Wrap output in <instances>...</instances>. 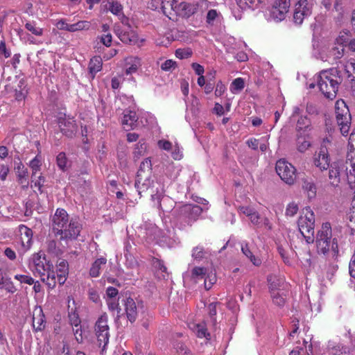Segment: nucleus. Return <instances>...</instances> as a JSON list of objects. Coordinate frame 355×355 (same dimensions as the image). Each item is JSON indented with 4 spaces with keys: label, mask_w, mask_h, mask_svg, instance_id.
Segmentation results:
<instances>
[{
    "label": "nucleus",
    "mask_w": 355,
    "mask_h": 355,
    "mask_svg": "<svg viewBox=\"0 0 355 355\" xmlns=\"http://www.w3.org/2000/svg\"><path fill=\"white\" fill-rule=\"evenodd\" d=\"M245 86L244 80L241 78H237L233 80L231 84L230 90L232 93L236 94L241 92Z\"/></svg>",
    "instance_id": "4c0bfd02"
},
{
    "label": "nucleus",
    "mask_w": 355,
    "mask_h": 355,
    "mask_svg": "<svg viewBox=\"0 0 355 355\" xmlns=\"http://www.w3.org/2000/svg\"><path fill=\"white\" fill-rule=\"evenodd\" d=\"M176 67V62L173 60H166L161 64V69L165 71H171Z\"/></svg>",
    "instance_id": "3c124183"
},
{
    "label": "nucleus",
    "mask_w": 355,
    "mask_h": 355,
    "mask_svg": "<svg viewBox=\"0 0 355 355\" xmlns=\"http://www.w3.org/2000/svg\"><path fill=\"white\" fill-rule=\"evenodd\" d=\"M301 10H297L295 8L294 14H293V21L295 24L297 25H300L302 24L304 19L306 17H308L309 16L304 15L302 12H300Z\"/></svg>",
    "instance_id": "09e8293b"
},
{
    "label": "nucleus",
    "mask_w": 355,
    "mask_h": 355,
    "mask_svg": "<svg viewBox=\"0 0 355 355\" xmlns=\"http://www.w3.org/2000/svg\"><path fill=\"white\" fill-rule=\"evenodd\" d=\"M342 82L341 72L336 68H331L320 73L317 85L326 98L334 99Z\"/></svg>",
    "instance_id": "39448f33"
},
{
    "label": "nucleus",
    "mask_w": 355,
    "mask_h": 355,
    "mask_svg": "<svg viewBox=\"0 0 355 355\" xmlns=\"http://www.w3.org/2000/svg\"><path fill=\"white\" fill-rule=\"evenodd\" d=\"M137 120L138 117L135 112L132 110H125L123 118L122 119V125L123 128L127 130L133 129Z\"/></svg>",
    "instance_id": "aec40b11"
},
{
    "label": "nucleus",
    "mask_w": 355,
    "mask_h": 355,
    "mask_svg": "<svg viewBox=\"0 0 355 355\" xmlns=\"http://www.w3.org/2000/svg\"><path fill=\"white\" fill-rule=\"evenodd\" d=\"M41 157L37 155L29 163V166L32 169V178H34L37 173L41 170Z\"/></svg>",
    "instance_id": "72a5a7b5"
},
{
    "label": "nucleus",
    "mask_w": 355,
    "mask_h": 355,
    "mask_svg": "<svg viewBox=\"0 0 355 355\" xmlns=\"http://www.w3.org/2000/svg\"><path fill=\"white\" fill-rule=\"evenodd\" d=\"M125 73L127 75L135 73L141 66L140 58L135 56H130L125 58Z\"/></svg>",
    "instance_id": "5701e85b"
},
{
    "label": "nucleus",
    "mask_w": 355,
    "mask_h": 355,
    "mask_svg": "<svg viewBox=\"0 0 355 355\" xmlns=\"http://www.w3.org/2000/svg\"><path fill=\"white\" fill-rule=\"evenodd\" d=\"M313 1L312 0H299L295 4V8L301 10L304 15L310 16L312 13L313 10Z\"/></svg>",
    "instance_id": "a878e982"
},
{
    "label": "nucleus",
    "mask_w": 355,
    "mask_h": 355,
    "mask_svg": "<svg viewBox=\"0 0 355 355\" xmlns=\"http://www.w3.org/2000/svg\"><path fill=\"white\" fill-rule=\"evenodd\" d=\"M326 143H329L328 140H323L318 152H316L314 158V165L318 167L320 171H324L329 168L330 157Z\"/></svg>",
    "instance_id": "9b49d317"
},
{
    "label": "nucleus",
    "mask_w": 355,
    "mask_h": 355,
    "mask_svg": "<svg viewBox=\"0 0 355 355\" xmlns=\"http://www.w3.org/2000/svg\"><path fill=\"white\" fill-rule=\"evenodd\" d=\"M15 171L17 173V178L22 177V176H28V170L24 166V164L20 162L16 167Z\"/></svg>",
    "instance_id": "6e6d98bb"
},
{
    "label": "nucleus",
    "mask_w": 355,
    "mask_h": 355,
    "mask_svg": "<svg viewBox=\"0 0 355 355\" xmlns=\"http://www.w3.org/2000/svg\"><path fill=\"white\" fill-rule=\"evenodd\" d=\"M0 288H3L7 292L10 293H14L17 291V288L14 284L10 279H6V280L3 282V286Z\"/></svg>",
    "instance_id": "603ef678"
},
{
    "label": "nucleus",
    "mask_w": 355,
    "mask_h": 355,
    "mask_svg": "<svg viewBox=\"0 0 355 355\" xmlns=\"http://www.w3.org/2000/svg\"><path fill=\"white\" fill-rule=\"evenodd\" d=\"M238 6L243 10L249 8H254L259 5L261 0H236Z\"/></svg>",
    "instance_id": "e433bc0d"
},
{
    "label": "nucleus",
    "mask_w": 355,
    "mask_h": 355,
    "mask_svg": "<svg viewBox=\"0 0 355 355\" xmlns=\"http://www.w3.org/2000/svg\"><path fill=\"white\" fill-rule=\"evenodd\" d=\"M88 295H89V300L95 303H97L100 301V297H99L98 293L94 288L89 289Z\"/></svg>",
    "instance_id": "052dcab7"
},
{
    "label": "nucleus",
    "mask_w": 355,
    "mask_h": 355,
    "mask_svg": "<svg viewBox=\"0 0 355 355\" xmlns=\"http://www.w3.org/2000/svg\"><path fill=\"white\" fill-rule=\"evenodd\" d=\"M72 329L75 336V339L78 343H82L83 342L82 326H78L77 327H72Z\"/></svg>",
    "instance_id": "5fc2aeb1"
},
{
    "label": "nucleus",
    "mask_w": 355,
    "mask_h": 355,
    "mask_svg": "<svg viewBox=\"0 0 355 355\" xmlns=\"http://www.w3.org/2000/svg\"><path fill=\"white\" fill-rule=\"evenodd\" d=\"M69 221V215L65 209H56L53 217L52 227L55 236H59L60 240L75 239L80 232V224L73 218L71 219V230H66L64 228Z\"/></svg>",
    "instance_id": "f257e3e1"
},
{
    "label": "nucleus",
    "mask_w": 355,
    "mask_h": 355,
    "mask_svg": "<svg viewBox=\"0 0 355 355\" xmlns=\"http://www.w3.org/2000/svg\"><path fill=\"white\" fill-rule=\"evenodd\" d=\"M46 320L41 306H35L33 311V327L35 331H42L45 328Z\"/></svg>",
    "instance_id": "dca6fc26"
},
{
    "label": "nucleus",
    "mask_w": 355,
    "mask_h": 355,
    "mask_svg": "<svg viewBox=\"0 0 355 355\" xmlns=\"http://www.w3.org/2000/svg\"><path fill=\"white\" fill-rule=\"evenodd\" d=\"M311 122L310 120L306 116H301L297 122L296 130L297 134L308 133L310 130Z\"/></svg>",
    "instance_id": "bb28decb"
},
{
    "label": "nucleus",
    "mask_w": 355,
    "mask_h": 355,
    "mask_svg": "<svg viewBox=\"0 0 355 355\" xmlns=\"http://www.w3.org/2000/svg\"><path fill=\"white\" fill-rule=\"evenodd\" d=\"M69 320L71 325L72 327H77L78 326H81L80 324V319L79 318V315L78 313L76 311H72L71 312H69Z\"/></svg>",
    "instance_id": "79ce46f5"
},
{
    "label": "nucleus",
    "mask_w": 355,
    "mask_h": 355,
    "mask_svg": "<svg viewBox=\"0 0 355 355\" xmlns=\"http://www.w3.org/2000/svg\"><path fill=\"white\" fill-rule=\"evenodd\" d=\"M291 7V0H275L270 9V17L275 21L286 19Z\"/></svg>",
    "instance_id": "9d476101"
},
{
    "label": "nucleus",
    "mask_w": 355,
    "mask_h": 355,
    "mask_svg": "<svg viewBox=\"0 0 355 355\" xmlns=\"http://www.w3.org/2000/svg\"><path fill=\"white\" fill-rule=\"evenodd\" d=\"M57 268L55 273H69V265L65 259H60L57 263Z\"/></svg>",
    "instance_id": "a18cd8bd"
},
{
    "label": "nucleus",
    "mask_w": 355,
    "mask_h": 355,
    "mask_svg": "<svg viewBox=\"0 0 355 355\" xmlns=\"http://www.w3.org/2000/svg\"><path fill=\"white\" fill-rule=\"evenodd\" d=\"M20 241L23 252L28 250L33 243V231L24 225L19 226Z\"/></svg>",
    "instance_id": "2eb2a0df"
},
{
    "label": "nucleus",
    "mask_w": 355,
    "mask_h": 355,
    "mask_svg": "<svg viewBox=\"0 0 355 355\" xmlns=\"http://www.w3.org/2000/svg\"><path fill=\"white\" fill-rule=\"evenodd\" d=\"M163 13L171 21H178V1L176 0H162Z\"/></svg>",
    "instance_id": "4468645a"
},
{
    "label": "nucleus",
    "mask_w": 355,
    "mask_h": 355,
    "mask_svg": "<svg viewBox=\"0 0 355 355\" xmlns=\"http://www.w3.org/2000/svg\"><path fill=\"white\" fill-rule=\"evenodd\" d=\"M316 250L319 254L326 255L332 252L333 257L336 259L339 254L338 239L333 237L332 228L330 223H323L321 229L318 231L315 236Z\"/></svg>",
    "instance_id": "7ed1b4c3"
},
{
    "label": "nucleus",
    "mask_w": 355,
    "mask_h": 355,
    "mask_svg": "<svg viewBox=\"0 0 355 355\" xmlns=\"http://www.w3.org/2000/svg\"><path fill=\"white\" fill-rule=\"evenodd\" d=\"M336 118L341 134L347 136L351 126V114L343 101H338L336 103Z\"/></svg>",
    "instance_id": "423d86ee"
},
{
    "label": "nucleus",
    "mask_w": 355,
    "mask_h": 355,
    "mask_svg": "<svg viewBox=\"0 0 355 355\" xmlns=\"http://www.w3.org/2000/svg\"><path fill=\"white\" fill-rule=\"evenodd\" d=\"M31 260L34 274H37L49 288H54L56 286L55 272L53 263L46 259V254L40 251L32 255Z\"/></svg>",
    "instance_id": "20e7f679"
},
{
    "label": "nucleus",
    "mask_w": 355,
    "mask_h": 355,
    "mask_svg": "<svg viewBox=\"0 0 355 355\" xmlns=\"http://www.w3.org/2000/svg\"><path fill=\"white\" fill-rule=\"evenodd\" d=\"M116 34L119 40L125 44H136L139 41L137 33L130 25L117 28Z\"/></svg>",
    "instance_id": "ddd939ff"
},
{
    "label": "nucleus",
    "mask_w": 355,
    "mask_h": 355,
    "mask_svg": "<svg viewBox=\"0 0 355 355\" xmlns=\"http://www.w3.org/2000/svg\"><path fill=\"white\" fill-rule=\"evenodd\" d=\"M58 124L61 132L67 137L72 138L75 136L78 126L73 117L60 115L58 118Z\"/></svg>",
    "instance_id": "f8f14e48"
},
{
    "label": "nucleus",
    "mask_w": 355,
    "mask_h": 355,
    "mask_svg": "<svg viewBox=\"0 0 355 355\" xmlns=\"http://www.w3.org/2000/svg\"><path fill=\"white\" fill-rule=\"evenodd\" d=\"M108 317L106 313L101 315L95 324V331L99 346L103 345V347L108 343L110 338L109 326L107 324Z\"/></svg>",
    "instance_id": "1a4fd4ad"
},
{
    "label": "nucleus",
    "mask_w": 355,
    "mask_h": 355,
    "mask_svg": "<svg viewBox=\"0 0 355 355\" xmlns=\"http://www.w3.org/2000/svg\"><path fill=\"white\" fill-rule=\"evenodd\" d=\"M91 26V24L87 21H79L75 24H69L68 26L69 32H76L83 30H89Z\"/></svg>",
    "instance_id": "7c9ffc66"
},
{
    "label": "nucleus",
    "mask_w": 355,
    "mask_h": 355,
    "mask_svg": "<svg viewBox=\"0 0 355 355\" xmlns=\"http://www.w3.org/2000/svg\"><path fill=\"white\" fill-rule=\"evenodd\" d=\"M3 55L5 58H9L11 55L10 51L6 48V44L4 40L0 41V55Z\"/></svg>",
    "instance_id": "680f3d73"
},
{
    "label": "nucleus",
    "mask_w": 355,
    "mask_h": 355,
    "mask_svg": "<svg viewBox=\"0 0 355 355\" xmlns=\"http://www.w3.org/2000/svg\"><path fill=\"white\" fill-rule=\"evenodd\" d=\"M25 28L35 35L41 36L43 35V29L36 26L35 23L27 22L25 24Z\"/></svg>",
    "instance_id": "a19ab883"
},
{
    "label": "nucleus",
    "mask_w": 355,
    "mask_h": 355,
    "mask_svg": "<svg viewBox=\"0 0 355 355\" xmlns=\"http://www.w3.org/2000/svg\"><path fill=\"white\" fill-rule=\"evenodd\" d=\"M26 88V82L24 79L19 80L17 87L15 88V97L17 101L24 100L28 93Z\"/></svg>",
    "instance_id": "cd10ccee"
},
{
    "label": "nucleus",
    "mask_w": 355,
    "mask_h": 355,
    "mask_svg": "<svg viewBox=\"0 0 355 355\" xmlns=\"http://www.w3.org/2000/svg\"><path fill=\"white\" fill-rule=\"evenodd\" d=\"M193 53L190 48L179 49V59H185L191 56Z\"/></svg>",
    "instance_id": "bf43d9fd"
},
{
    "label": "nucleus",
    "mask_w": 355,
    "mask_h": 355,
    "mask_svg": "<svg viewBox=\"0 0 355 355\" xmlns=\"http://www.w3.org/2000/svg\"><path fill=\"white\" fill-rule=\"evenodd\" d=\"M351 37V31L347 29H344L340 32L338 37L336 40V42L338 45L346 46Z\"/></svg>",
    "instance_id": "2f4dec72"
},
{
    "label": "nucleus",
    "mask_w": 355,
    "mask_h": 355,
    "mask_svg": "<svg viewBox=\"0 0 355 355\" xmlns=\"http://www.w3.org/2000/svg\"><path fill=\"white\" fill-rule=\"evenodd\" d=\"M56 164L59 169L62 171H66L67 169L68 159L66 153L64 152L60 153L56 157Z\"/></svg>",
    "instance_id": "f704fd0d"
},
{
    "label": "nucleus",
    "mask_w": 355,
    "mask_h": 355,
    "mask_svg": "<svg viewBox=\"0 0 355 355\" xmlns=\"http://www.w3.org/2000/svg\"><path fill=\"white\" fill-rule=\"evenodd\" d=\"M206 273L205 268L196 267L192 270V275L196 277L203 278Z\"/></svg>",
    "instance_id": "e2e57ef3"
},
{
    "label": "nucleus",
    "mask_w": 355,
    "mask_h": 355,
    "mask_svg": "<svg viewBox=\"0 0 355 355\" xmlns=\"http://www.w3.org/2000/svg\"><path fill=\"white\" fill-rule=\"evenodd\" d=\"M151 166H152L151 161L148 158L144 160L140 164V166L137 171V179L136 180V182H135V187H137L139 194H141V191H140V188L139 187V184L141 183V182L143 179V173L146 172L147 175H149L152 170Z\"/></svg>",
    "instance_id": "6ab92c4d"
},
{
    "label": "nucleus",
    "mask_w": 355,
    "mask_h": 355,
    "mask_svg": "<svg viewBox=\"0 0 355 355\" xmlns=\"http://www.w3.org/2000/svg\"><path fill=\"white\" fill-rule=\"evenodd\" d=\"M275 170L280 178L286 184L292 185L296 180V169L284 159H280L276 163Z\"/></svg>",
    "instance_id": "6e6552de"
},
{
    "label": "nucleus",
    "mask_w": 355,
    "mask_h": 355,
    "mask_svg": "<svg viewBox=\"0 0 355 355\" xmlns=\"http://www.w3.org/2000/svg\"><path fill=\"white\" fill-rule=\"evenodd\" d=\"M108 3L109 10L112 14L118 15L122 12L123 6L118 1L111 0V1H109Z\"/></svg>",
    "instance_id": "ea45409f"
},
{
    "label": "nucleus",
    "mask_w": 355,
    "mask_h": 355,
    "mask_svg": "<svg viewBox=\"0 0 355 355\" xmlns=\"http://www.w3.org/2000/svg\"><path fill=\"white\" fill-rule=\"evenodd\" d=\"M205 254V252L203 248L201 246H197L193 249L192 257L195 259L200 260L204 257Z\"/></svg>",
    "instance_id": "864d4df0"
},
{
    "label": "nucleus",
    "mask_w": 355,
    "mask_h": 355,
    "mask_svg": "<svg viewBox=\"0 0 355 355\" xmlns=\"http://www.w3.org/2000/svg\"><path fill=\"white\" fill-rule=\"evenodd\" d=\"M297 148L301 152L304 153L311 146V141L308 133H300L297 135Z\"/></svg>",
    "instance_id": "4be33fe9"
},
{
    "label": "nucleus",
    "mask_w": 355,
    "mask_h": 355,
    "mask_svg": "<svg viewBox=\"0 0 355 355\" xmlns=\"http://www.w3.org/2000/svg\"><path fill=\"white\" fill-rule=\"evenodd\" d=\"M14 278L21 284L28 285H33L34 284V279L30 275L17 274L15 275Z\"/></svg>",
    "instance_id": "c03bdc74"
},
{
    "label": "nucleus",
    "mask_w": 355,
    "mask_h": 355,
    "mask_svg": "<svg viewBox=\"0 0 355 355\" xmlns=\"http://www.w3.org/2000/svg\"><path fill=\"white\" fill-rule=\"evenodd\" d=\"M298 210H299L298 205L295 202H290L287 205L286 209V213H285L286 216H289V217H293L297 213Z\"/></svg>",
    "instance_id": "49530a36"
},
{
    "label": "nucleus",
    "mask_w": 355,
    "mask_h": 355,
    "mask_svg": "<svg viewBox=\"0 0 355 355\" xmlns=\"http://www.w3.org/2000/svg\"><path fill=\"white\" fill-rule=\"evenodd\" d=\"M198 8L197 3L182 2L179 3V17L188 19L197 12Z\"/></svg>",
    "instance_id": "a211bd4d"
},
{
    "label": "nucleus",
    "mask_w": 355,
    "mask_h": 355,
    "mask_svg": "<svg viewBox=\"0 0 355 355\" xmlns=\"http://www.w3.org/2000/svg\"><path fill=\"white\" fill-rule=\"evenodd\" d=\"M106 263L107 259L105 257H101L95 260L90 268L89 275L92 277H99L101 270L105 266Z\"/></svg>",
    "instance_id": "b1692460"
},
{
    "label": "nucleus",
    "mask_w": 355,
    "mask_h": 355,
    "mask_svg": "<svg viewBox=\"0 0 355 355\" xmlns=\"http://www.w3.org/2000/svg\"><path fill=\"white\" fill-rule=\"evenodd\" d=\"M349 272L350 276L355 279V250L349 263Z\"/></svg>",
    "instance_id": "69168bd1"
},
{
    "label": "nucleus",
    "mask_w": 355,
    "mask_h": 355,
    "mask_svg": "<svg viewBox=\"0 0 355 355\" xmlns=\"http://www.w3.org/2000/svg\"><path fill=\"white\" fill-rule=\"evenodd\" d=\"M298 227L299 230L302 234H304L306 233L308 234H314V225L312 223L305 222V220L302 218H299L298 221Z\"/></svg>",
    "instance_id": "c85d7f7f"
},
{
    "label": "nucleus",
    "mask_w": 355,
    "mask_h": 355,
    "mask_svg": "<svg viewBox=\"0 0 355 355\" xmlns=\"http://www.w3.org/2000/svg\"><path fill=\"white\" fill-rule=\"evenodd\" d=\"M302 189L306 193L309 199L315 198L317 193V187L314 182L308 178L303 180Z\"/></svg>",
    "instance_id": "393cba45"
},
{
    "label": "nucleus",
    "mask_w": 355,
    "mask_h": 355,
    "mask_svg": "<svg viewBox=\"0 0 355 355\" xmlns=\"http://www.w3.org/2000/svg\"><path fill=\"white\" fill-rule=\"evenodd\" d=\"M345 71L347 73V78L349 81L355 80V60H353L345 65Z\"/></svg>",
    "instance_id": "58836bf2"
},
{
    "label": "nucleus",
    "mask_w": 355,
    "mask_h": 355,
    "mask_svg": "<svg viewBox=\"0 0 355 355\" xmlns=\"http://www.w3.org/2000/svg\"><path fill=\"white\" fill-rule=\"evenodd\" d=\"M101 42L106 46H110L112 44V37L110 33L103 34L100 37Z\"/></svg>",
    "instance_id": "13d9d810"
},
{
    "label": "nucleus",
    "mask_w": 355,
    "mask_h": 355,
    "mask_svg": "<svg viewBox=\"0 0 355 355\" xmlns=\"http://www.w3.org/2000/svg\"><path fill=\"white\" fill-rule=\"evenodd\" d=\"M202 209L199 205L187 204L179 209V220L182 227L191 225L201 214Z\"/></svg>",
    "instance_id": "0eeeda50"
},
{
    "label": "nucleus",
    "mask_w": 355,
    "mask_h": 355,
    "mask_svg": "<svg viewBox=\"0 0 355 355\" xmlns=\"http://www.w3.org/2000/svg\"><path fill=\"white\" fill-rule=\"evenodd\" d=\"M343 0H336L334 4V9L338 12V19L340 21L344 15V8Z\"/></svg>",
    "instance_id": "de8ad7c7"
},
{
    "label": "nucleus",
    "mask_w": 355,
    "mask_h": 355,
    "mask_svg": "<svg viewBox=\"0 0 355 355\" xmlns=\"http://www.w3.org/2000/svg\"><path fill=\"white\" fill-rule=\"evenodd\" d=\"M353 151L347 153L345 166L342 162H334L329 166V179L332 185H337L340 182V168H345L348 184L355 200V157Z\"/></svg>",
    "instance_id": "f03ea898"
},
{
    "label": "nucleus",
    "mask_w": 355,
    "mask_h": 355,
    "mask_svg": "<svg viewBox=\"0 0 355 355\" xmlns=\"http://www.w3.org/2000/svg\"><path fill=\"white\" fill-rule=\"evenodd\" d=\"M17 182L21 186L23 190H26L29 187V181L28 176H22L17 178Z\"/></svg>",
    "instance_id": "0e129e2a"
},
{
    "label": "nucleus",
    "mask_w": 355,
    "mask_h": 355,
    "mask_svg": "<svg viewBox=\"0 0 355 355\" xmlns=\"http://www.w3.org/2000/svg\"><path fill=\"white\" fill-rule=\"evenodd\" d=\"M267 280L269 284V289L270 293L272 292L282 291L285 288V284L282 278H279L274 275L268 276Z\"/></svg>",
    "instance_id": "412c9836"
},
{
    "label": "nucleus",
    "mask_w": 355,
    "mask_h": 355,
    "mask_svg": "<svg viewBox=\"0 0 355 355\" xmlns=\"http://www.w3.org/2000/svg\"><path fill=\"white\" fill-rule=\"evenodd\" d=\"M125 312L128 320L131 322H134L138 315L139 306L135 301L130 297H127L124 301Z\"/></svg>",
    "instance_id": "f3484780"
},
{
    "label": "nucleus",
    "mask_w": 355,
    "mask_h": 355,
    "mask_svg": "<svg viewBox=\"0 0 355 355\" xmlns=\"http://www.w3.org/2000/svg\"><path fill=\"white\" fill-rule=\"evenodd\" d=\"M102 69V59L99 56H95L90 60L89 63V72L94 76Z\"/></svg>",
    "instance_id": "c756f323"
},
{
    "label": "nucleus",
    "mask_w": 355,
    "mask_h": 355,
    "mask_svg": "<svg viewBox=\"0 0 355 355\" xmlns=\"http://www.w3.org/2000/svg\"><path fill=\"white\" fill-rule=\"evenodd\" d=\"M157 145L159 148L165 150H171L172 149V144L166 140H159Z\"/></svg>",
    "instance_id": "338daca9"
},
{
    "label": "nucleus",
    "mask_w": 355,
    "mask_h": 355,
    "mask_svg": "<svg viewBox=\"0 0 355 355\" xmlns=\"http://www.w3.org/2000/svg\"><path fill=\"white\" fill-rule=\"evenodd\" d=\"M196 334L199 338H206L210 336V334L207 333V329L202 325H197L196 327Z\"/></svg>",
    "instance_id": "4d7b16f0"
},
{
    "label": "nucleus",
    "mask_w": 355,
    "mask_h": 355,
    "mask_svg": "<svg viewBox=\"0 0 355 355\" xmlns=\"http://www.w3.org/2000/svg\"><path fill=\"white\" fill-rule=\"evenodd\" d=\"M118 294L119 291L114 287L109 286L106 289V295L110 300L116 297Z\"/></svg>",
    "instance_id": "774afa93"
},
{
    "label": "nucleus",
    "mask_w": 355,
    "mask_h": 355,
    "mask_svg": "<svg viewBox=\"0 0 355 355\" xmlns=\"http://www.w3.org/2000/svg\"><path fill=\"white\" fill-rule=\"evenodd\" d=\"M305 216H300L299 218L304 219L305 222L312 223V224H315V216L313 211L311 209L310 207H306L305 209Z\"/></svg>",
    "instance_id": "8fccbe9b"
},
{
    "label": "nucleus",
    "mask_w": 355,
    "mask_h": 355,
    "mask_svg": "<svg viewBox=\"0 0 355 355\" xmlns=\"http://www.w3.org/2000/svg\"><path fill=\"white\" fill-rule=\"evenodd\" d=\"M345 52V48L343 46L339 45V46L333 47L330 51L329 54L333 56L334 60H338L341 58Z\"/></svg>",
    "instance_id": "37998d69"
},
{
    "label": "nucleus",
    "mask_w": 355,
    "mask_h": 355,
    "mask_svg": "<svg viewBox=\"0 0 355 355\" xmlns=\"http://www.w3.org/2000/svg\"><path fill=\"white\" fill-rule=\"evenodd\" d=\"M270 295L272 302L275 305L279 307H282L284 305L286 302V299L284 297V294L283 291L272 292V293H270Z\"/></svg>",
    "instance_id": "c9c22d12"
},
{
    "label": "nucleus",
    "mask_w": 355,
    "mask_h": 355,
    "mask_svg": "<svg viewBox=\"0 0 355 355\" xmlns=\"http://www.w3.org/2000/svg\"><path fill=\"white\" fill-rule=\"evenodd\" d=\"M241 251L243 254L246 257H248L254 266H259L261 264V260L255 257V256L251 252L248 243L242 245Z\"/></svg>",
    "instance_id": "473e14b6"
}]
</instances>
